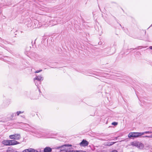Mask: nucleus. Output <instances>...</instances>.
<instances>
[{"instance_id": "1", "label": "nucleus", "mask_w": 152, "mask_h": 152, "mask_svg": "<svg viewBox=\"0 0 152 152\" xmlns=\"http://www.w3.org/2000/svg\"><path fill=\"white\" fill-rule=\"evenodd\" d=\"M71 146V145H66L61 147H58V148H61L59 152H68V147Z\"/></svg>"}, {"instance_id": "2", "label": "nucleus", "mask_w": 152, "mask_h": 152, "mask_svg": "<svg viewBox=\"0 0 152 152\" xmlns=\"http://www.w3.org/2000/svg\"><path fill=\"white\" fill-rule=\"evenodd\" d=\"M141 132H130L128 135L129 137H137L141 136Z\"/></svg>"}, {"instance_id": "3", "label": "nucleus", "mask_w": 152, "mask_h": 152, "mask_svg": "<svg viewBox=\"0 0 152 152\" xmlns=\"http://www.w3.org/2000/svg\"><path fill=\"white\" fill-rule=\"evenodd\" d=\"M10 138L11 139L18 140L20 137V136L19 134H16L14 135H11L10 136Z\"/></svg>"}, {"instance_id": "4", "label": "nucleus", "mask_w": 152, "mask_h": 152, "mask_svg": "<svg viewBox=\"0 0 152 152\" xmlns=\"http://www.w3.org/2000/svg\"><path fill=\"white\" fill-rule=\"evenodd\" d=\"M9 145H17L19 143L15 140H9Z\"/></svg>"}, {"instance_id": "5", "label": "nucleus", "mask_w": 152, "mask_h": 152, "mask_svg": "<svg viewBox=\"0 0 152 152\" xmlns=\"http://www.w3.org/2000/svg\"><path fill=\"white\" fill-rule=\"evenodd\" d=\"M80 145L86 146L88 144V142L86 140H83L80 143Z\"/></svg>"}, {"instance_id": "6", "label": "nucleus", "mask_w": 152, "mask_h": 152, "mask_svg": "<svg viewBox=\"0 0 152 152\" xmlns=\"http://www.w3.org/2000/svg\"><path fill=\"white\" fill-rule=\"evenodd\" d=\"M43 80L42 77L41 76V75L38 76H36V77L34 78V80H37L39 81H41Z\"/></svg>"}, {"instance_id": "7", "label": "nucleus", "mask_w": 152, "mask_h": 152, "mask_svg": "<svg viewBox=\"0 0 152 152\" xmlns=\"http://www.w3.org/2000/svg\"><path fill=\"white\" fill-rule=\"evenodd\" d=\"M2 143L5 145H9V140H4L2 141Z\"/></svg>"}, {"instance_id": "8", "label": "nucleus", "mask_w": 152, "mask_h": 152, "mask_svg": "<svg viewBox=\"0 0 152 152\" xmlns=\"http://www.w3.org/2000/svg\"><path fill=\"white\" fill-rule=\"evenodd\" d=\"M52 151V149L50 147H46L44 149V152H51Z\"/></svg>"}, {"instance_id": "9", "label": "nucleus", "mask_w": 152, "mask_h": 152, "mask_svg": "<svg viewBox=\"0 0 152 152\" xmlns=\"http://www.w3.org/2000/svg\"><path fill=\"white\" fill-rule=\"evenodd\" d=\"M139 142L135 141L131 143V145L137 147L138 146Z\"/></svg>"}, {"instance_id": "10", "label": "nucleus", "mask_w": 152, "mask_h": 152, "mask_svg": "<svg viewBox=\"0 0 152 152\" xmlns=\"http://www.w3.org/2000/svg\"><path fill=\"white\" fill-rule=\"evenodd\" d=\"M144 145L142 143L139 142L138 146L137 147L140 149H142L144 148Z\"/></svg>"}, {"instance_id": "11", "label": "nucleus", "mask_w": 152, "mask_h": 152, "mask_svg": "<svg viewBox=\"0 0 152 152\" xmlns=\"http://www.w3.org/2000/svg\"><path fill=\"white\" fill-rule=\"evenodd\" d=\"M116 142H111L108 143L107 144H106L105 145L106 146H110L113 145L114 143H115Z\"/></svg>"}, {"instance_id": "12", "label": "nucleus", "mask_w": 152, "mask_h": 152, "mask_svg": "<svg viewBox=\"0 0 152 152\" xmlns=\"http://www.w3.org/2000/svg\"><path fill=\"white\" fill-rule=\"evenodd\" d=\"M29 152H39L37 151L32 148L29 149Z\"/></svg>"}, {"instance_id": "13", "label": "nucleus", "mask_w": 152, "mask_h": 152, "mask_svg": "<svg viewBox=\"0 0 152 152\" xmlns=\"http://www.w3.org/2000/svg\"><path fill=\"white\" fill-rule=\"evenodd\" d=\"M141 135L145 134H151V131H146L142 132H141Z\"/></svg>"}, {"instance_id": "14", "label": "nucleus", "mask_w": 152, "mask_h": 152, "mask_svg": "<svg viewBox=\"0 0 152 152\" xmlns=\"http://www.w3.org/2000/svg\"><path fill=\"white\" fill-rule=\"evenodd\" d=\"M68 152H77V151L72 150L70 148L68 147Z\"/></svg>"}, {"instance_id": "15", "label": "nucleus", "mask_w": 152, "mask_h": 152, "mask_svg": "<svg viewBox=\"0 0 152 152\" xmlns=\"http://www.w3.org/2000/svg\"><path fill=\"white\" fill-rule=\"evenodd\" d=\"M23 113V112H21V111H18L17 113H16L17 114V115H18L20 114L21 113Z\"/></svg>"}, {"instance_id": "16", "label": "nucleus", "mask_w": 152, "mask_h": 152, "mask_svg": "<svg viewBox=\"0 0 152 152\" xmlns=\"http://www.w3.org/2000/svg\"><path fill=\"white\" fill-rule=\"evenodd\" d=\"M112 124L113 125H116L118 124V123L114 122H113Z\"/></svg>"}, {"instance_id": "17", "label": "nucleus", "mask_w": 152, "mask_h": 152, "mask_svg": "<svg viewBox=\"0 0 152 152\" xmlns=\"http://www.w3.org/2000/svg\"><path fill=\"white\" fill-rule=\"evenodd\" d=\"M11 150H13V149H9L7 150V152H10L11 151ZM17 152L13 151V152Z\"/></svg>"}, {"instance_id": "18", "label": "nucleus", "mask_w": 152, "mask_h": 152, "mask_svg": "<svg viewBox=\"0 0 152 152\" xmlns=\"http://www.w3.org/2000/svg\"><path fill=\"white\" fill-rule=\"evenodd\" d=\"M23 152H29V149L24 150Z\"/></svg>"}, {"instance_id": "19", "label": "nucleus", "mask_w": 152, "mask_h": 152, "mask_svg": "<svg viewBox=\"0 0 152 152\" xmlns=\"http://www.w3.org/2000/svg\"><path fill=\"white\" fill-rule=\"evenodd\" d=\"M42 71V69H40L39 70H37L35 72V73H39L41 71Z\"/></svg>"}, {"instance_id": "20", "label": "nucleus", "mask_w": 152, "mask_h": 152, "mask_svg": "<svg viewBox=\"0 0 152 152\" xmlns=\"http://www.w3.org/2000/svg\"><path fill=\"white\" fill-rule=\"evenodd\" d=\"M77 152H86V151H83L82 150L77 151Z\"/></svg>"}, {"instance_id": "21", "label": "nucleus", "mask_w": 152, "mask_h": 152, "mask_svg": "<svg viewBox=\"0 0 152 152\" xmlns=\"http://www.w3.org/2000/svg\"><path fill=\"white\" fill-rule=\"evenodd\" d=\"M142 137H149V136H148L146 135V136H142Z\"/></svg>"}, {"instance_id": "22", "label": "nucleus", "mask_w": 152, "mask_h": 152, "mask_svg": "<svg viewBox=\"0 0 152 152\" xmlns=\"http://www.w3.org/2000/svg\"><path fill=\"white\" fill-rule=\"evenodd\" d=\"M145 145H146L147 147H149V145L148 144H145Z\"/></svg>"}, {"instance_id": "23", "label": "nucleus", "mask_w": 152, "mask_h": 152, "mask_svg": "<svg viewBox=\"0 0 152 152\" xmlns=\"http://www.w3.org/2000/svg\"><path fill=\"white\" fill-rule=\"evenodd\" d=\"M149 137L152 138V135H151L150 136H149Z\"/></svg>"}, {"instance_id": "24", "label": "nucleus", "mask_w": 152, "mask_h": 152, "mask_svg": "<svg viewBox=\"0 0 152 152\" xmlns=\"http://www.w3.org/2000/svg\"><path fill=\"white\" fill-rule=\"evenodd\" d=\"M149 48L150 49L152 50V46H150Z\"/></svg>"}, {"instance_id": "25", "label": "nucleus", "mask_w": 152, "mask_h": 152, "mask_svg": "<svg viewBox=\"0 0 152 152\" xmlns=\"http://www.w3.org/2000/svg\"><path fill=\"white\" fill-rule=\"evenodd\" d=\"M13 114L11 116V118H13Z\"/></svg>"}, {"instance_id": "26", "label": "nucleus", "mask_w": 152, "mask_h": 152, "mask_svg": "<svg viewBox=\"0 0 152 152\" xmlns=\"http://www.w3.org/2000/svg\"><path fill=\"white\" fill-rule=\"evenodd\" d=\"M152 133V132L151 131V134Z\"/></svg>"}, {"instance_id": "27", "label": "nucleus", "mask_w": 152, "mask_h": 152, "mask_svg": "<svg viewBox=\"0 0 152 152\" xmlns=\"http://www.w3.org/2000/svg\"><path fill=\"white\" fill-rule=\"evenodd\" d=\"M151 26H152V24L151 25Z\"/></svg>"}, {"instance_id": "28", "label": "nucleus", "mask_w": 152, "mask_h": 152, "mask_svg": "<svg viewBox=\"0 0 152 152\" xmlns=\"http://www.w3.org/2000/svg\"><path fill=\"white\" fill-rule=\"evenodd\" d=\"M116 152H118L116 151Z\"/></svg>"}]
</instances>
